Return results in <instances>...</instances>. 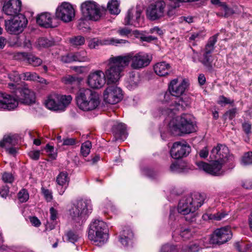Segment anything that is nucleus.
I'll return each mask as SVG.
<instances>
[{"label":"nucleus","instance_id":"1","mask_svg":"<svg viewBox=\"0 0 252 252\" xmlns=\"http://www.w3.org/2000/svg\"><path fill=\"white\" fill-rule=\"evenodd\" d=\"M210 157L215 159L211 164L204 161L196 162L199 169L212 175L220 176L224 172L221 170L222 164L228 163L229 169H233L235 166L234 157L229 154V150L225 145L218 144L212 150Z\"/></svg>","mask_w":252,"mask_h":252},{"label":"nucleus","instance_id":"2","mask_svg":"<svg viewBox=\"0 0 252 252\" xmlns=\"http://www.w3.org/2000/svg\"><path fill=\"white\" fill-rule=\"evenodd\" d=\"M104 76L108 85L117 83L121 77V73L127 66L128 60L122 55H112L107 61Z\"/></svg>","mask_w":252,"mask_h":252},{"label":"nucleus","instance_id":"3","mask_svg":"<svg viewBox=\"0 0 252 252\" xmlns=\"http://www.w3.org/2000/svg\"><path fill=\"white\" fill-rule=\"evenodd\" d=\"M169 129L175 136L189 134L196 131V123L193 117L189 114H183L172 118L168 124Z\"/></svg>","mask_w":252,"mask_h":252},{"label":"nucleus","instance_id":"4","mask_svg":"<svg viewBox=\"0 0 252 252\" xmlns=\"http://www.w3.org/2000/svg\"><path fill=\"white\" fill-rule=\"evenodd\" d=\"M78 107L84 111L95 109L99 104V97L97 93L89 89H80L76 95Z\"/></svg>","mask_w":252,"mask_h":252},{"label":"nucleus","instance_id":"5","mask_svg":"<svg viewBox=\"0 0 252 252\" xmlns=\"http://www.w3.org/2000/svg\"><path fill=\"white\" fill-rule=\"evenodd\" d=\"M204 198L199 192H193L184 196L179 201L178 211L182 215L195 212L204 203Z\"/></svg>","mask_w":252,"mask_h":252},{"label":"nucleus","instance_id":"6","mask_svg":"<svg viewBox=\"0 0 252 252\" xmlns=\"http://www.w3.org/2000/svg\"><path fill=\"white\" fill-rule=\"evenodd\" d=\"M106 229V224L103 221L94 220L90 224L88 237L96 245L100 246L107 241L108 238V235L104 231Z\"/></svg>","mask_w":252,"mask_h":252},{"label":"nucleus","instance_id":"7","mask_svg":"<svg viewBox=\"0 0 252 252\" xmlns=\"http://www.w3.org/2000/svg\"><path fill=\"white\" fill-rule=\"evenodd\" d=\"M92 207L91 201L87 199H80L73 204L69 211L70 215L72 220L77 223L83 222L91 212Z\"/></svg>","mask_w":252,"mask_h":252},{"label":"nucleus","instance_id":"8","mask_svg":"<svg viewBox=\"0 0 252 252\" xmlns=\"http://www.w3.org/2000/svg\"><path fill=\"white\" fill-rule=\"evenodd\" d=\"M81 9L84 18L97 21L102 16L106 9L94 1H86L81 5Z\"/></svg>","mask_w":252,"mask_h":252},{"label":"nucleus","instance_id":"9","mask_svg":"<svg viewBox=\"0 0 252 252\" xmlns=\"http://www.w3.org/2000/svg\"><path fill=\"white\" fill-rule=\"evenodd\" d=\"M28 20L24 15L20 14L4 21L5 29L7 32L11 34L21 33L27 27Z\"/></svg>","mask_w":252,"mask_h":252},{"label":"nucleus","instance_id":"10","mask_svg":"<svg viewBox=\"0 0 252 252\" xmlns=\"http://www.w3.org/2000/svg\"><path fill=\"white\" fill-rule=\"evenodd\" d=\"M122 56L128 60L127 66L131 62V67L134 69L144 68L148 66L151 62L148 55L145 53H139L135 55L133 53H127Z\"/></svg>","mask_w":252,"mask_h":252},{"label":"nucleus","instance_id":"11","mask_svg":"<svg viewBox=\"0 0 252 252\" xmlns=\"http://www.w3.org/2000/svg\"><path fill=\"white\" fill-rule=\"evenodd\" d=\"M218 35L219 34L217 33L209 38L204 48L203 59L202 60H200V62L210 71L213 70L211 54L215 49V45L217 42Z\"/></svg>","mask_w":252,"mask_h":252},{"label":"nucleus","instance_id":"12","mask_svg":"<svg viewBox=\"0 0 252 252\" xmlns=\"http://www.w3.org/2000/svg\"><path fill=\"white\" fill-rule=\"evenodd\" d=\"M74 17L75 10L72 5L68 2H63L56 9V18L61 20L64 23L72 21Z\"/></svg>","mask_w":252,"mask_h":252},{"label":"nucleus","instance_id":"13","mask_svg":"<svg viewBox=\"0 0 252 252\" xmlns=\"http://www.w3.org/2000/svg\"><path fill=\"white\" fill-rule=\"evenodd\" d=\"M232 233L229 226L217 229L210 238V242L213 244L221 245L230 240Z\"/></svg>","mask_w":252,"mask_h":252},{"label":"nucleus","instance_id":"14","mask_svg":"<svg viewBox=\"0 0 252 252\" xmlns=\"http://www.w3.org/2000/svg\"><path fill=\"white\" fill-rule=\"evenodd\" d=\"M165 3L161 0H158L151 3L147 9V16L151 20H156L164 16Z\"/></svg>","mask_w":252,"mask_h":252},{"label":"nucleus","instance_id":"15","mask_svg":"<svg viewBox=\"0 0 252 252\" xmlns=\"http://www.w3.org/2000/svg\"><path fill=\"white\" fill-rule=\"evenodd\" d=\"M104 101L111 104H115L120 102L123 98L122 90L115 85L108 86L104 91Z\"/></svg>","mask_w":252,"mask_h":252},{"label":"nucleus","instance_id":"16","mask_svg":"<svg viewBox=\"0 0 252 252\" xmlns=\"http://www.w3.org/2000/svg\"><path fill=\"white\" fill-rule=\"evenodd\" d=\"M191 148L186 142H175L170 150V155L175 159L186 157L190 152Z\"/></svg>","mask_w":252,"mask_h":252},{"label":"nucleus","instance_id":"17","mask_svg":"<svg viewBox=\"0 0 252 252\" xmlns=\"http://www.w3.org/2000/svg\"><path fill=\"white\" fill-rule=\"evenodd\" d=\"M105 82L104 72L101 70L91 72L88 77L87 83L91 88L93 89L101 88Z\"/></svg>","mask_w":252,"mask_h":252},{"label":"nucleus","instance_id":"18","mask_svg":"<svg viewBox=\"0 0 252 252\" xmlns=\"http://www.w3.org/2000/svg\"><path fill=\"white\" fill-rule=\"evenodd\" d=\"M126 43H128V41L125 39H119L114 38L100 39L94 38L89 41L88 46L90 49H95L99 46L107 45L118 46L119 44H124Z\"/></svg>","mask_w":252,"mask_h":252},{"label":"nucleus","instance_id":"19","mask_svg":"<svg viewBox=\"0 0 252 252\" xmlns=\"http://www.w3.org/2000/svg\"><path fill=\"white\" fill-rule=\"evenodd\" d=\"M22 2L20 0H9L4 3L2 7L3 12L7 15L12 17L21 14Z\"/></svg>","mask_w":252,"mask_h":252},{"label":"nucleus","instance_id":"20","mask_svg":"<svg viewBox=\"0 0 252 252\" xmlns=\"http://www.w3.org/2000/svg\"><path fill=\"white\" fill-rule=\"evenodd\" d=\"M178 81L177 79L171 80L168 86V90L172 96H174L175 97L183 95L188 86L185 80H183L180 83H178Z\"/></svg>","mask_w":252,"mask_h":252},{"label":"nucleus","instance_id":"21","mask_svg":"<svg viewBox=\"0 0 252 252\" xmlns=\"http://www.w3.org/2000/svg\"><path fill=\"white\" fill-rule=\"evenodd\" d=\"M17 100L10 95L0 92V109L13 110L18 105Z\"/></svg>","mask_w":252,"mask_h":252},{"label":"nucleus","instance_id":"22","mask_svg":"<svg viewBox=\"0 0 252 252\" xmlns=\"http://www.w3.org/2000/svg\"><path fill=\"white\" fill-rule=\"evenodd\" d=\"M70 181L68 174L66 171H62L56 177V183L59 193L63 195L66 190Z\"/></svg>","mask_w":252,"mask_h":252},{"label":"nucleus","instance_id":"23","mask_svg":"<svg viewBox=\"0 0 252 252\" xmlns=\"http://www.w3.org/2000/svg\"><path fill=\"white\" fill-rule=\"evenodd\" d=\"M141 12L139 10H135L134 8L129 9L126 13L124 20L125 25L136 26L138 24Z\"/></svg>","mask_w":252,"mask_h":252},{"label":"nucleus","instance_id":"24","mask_svg":"<svg viewBox=\"0 0 252 252\" xmlns=\"http://www.w3.org/2000/svg\"><path fill=\"white\" fill-rule=\"evenodd\" d=\"M53 16L49 12H43L36 17V23L40 27L49 28H54L56 26L53 25Z\"/></svg>","mask_w":252,"mask_h":252},{"label":"nucleus","instance_id":"25","mask_svg":"<svg viewBox=\"0 0 252 252\" xmlns=\"http://www.w3.org/2000/svg\"><path fill=\"white\" fill-rule=\"evenodd\" d=\"M173 102L174 105H171V106L173 107L174 111L184 110L189 107L191 103L189 97L185 95L175 97Z\"/></svg>","mask_w":252,"mask_h":252},{"label":"nucleus","instance_id":"26","mask_svg":"<svg viewBox=\"0 0 252 252\" xmlns=\"http://www.w3.org/2000/svg\"><path fill=\"white\" fill-rule=\"evenodd\" d=\"M113 133L116 139H120L124 141L126 137V125L122 123L116 122L112 128Z\"/></svg>","mask_w":252,"mask_h":252},{"label":"nucleus","instance_id":"27","mask_svg":"<svg viewBox=\"0 0 252 252\" xmlns=\"http://www.w3.org/2000/svg\"><path fill=\"white\" fill-rule=\"evenodd\" d=\"M174 96H172L171 93L169 92V93L166 92L164 95L163 102L165 103H170L169 105V107H165L162 108L161 111V114L163 115L168 116L172 113H174V108L173 107L171 106V105H174V100L175 98H173Z\"/></svg>","mask_w":252,"mask_h":252},{"label":"nucleus","instance_id":"28","mask_svg":"<svg viewBox=\"0 0 252 252\" xmlns=\"http://www.w3.org/2000/svg\"><path fill=\"white\" fill-rule=\"evenodd\" d=\"M20 100L22 103L30 104L35 102V94L33 92L28 88H23L20 92Z\"/></svg>","mask_w":252,"mask_h":252},{"label":"nucleus","instance_id":"29","mask_svg":"<svg viewBox=\"0 0 252 252\" xmlns=\"http://www.w3.org/2000/svg\"><path fill=\"white\" fill-rule=\"evenodd\" d=\"M170 69L171 66L170 64L166 62L158 63L154 66L155 73L160 76H164L167 75Z\"/></svg>","mask_w":252,"mask_h":252},{"label":"nucleus","instance_id":"30","mask_svg":"<svg viewBox=\"0 0 252 252\" xmlns=\"http://www.w3.org/2000/svg\"><path fill=\"white\" fill-rule=\"evenodd\" d=\"M58 94H51L45 102L46 106L51 110H57L60 109V103Z\"/></svg>","mask_w":252,"mask_h":252},{"label":"nucleus","instance_id":"31","mask_svg":"<svg viewBox=\"0 0 252 252\" xmlns=\"http://www.w3.org/2000/svg\"><path fill=\"white\" fill-rule=\"evenodd\" d=\"M133 237V233L131 230L128 228H126L123 230L119 240L123 245L127 246L129 243H131Z\"/></svg>","mask_w":252,"mask_h":252},{"label":"nucleus","instance_id":"32","mask_svg":"<svg viewBox=\"0 0 252 252\" xmlns=\"http://www.w3.org/2000/svg\"><path fill=\"white\" fill-rule=\"evenodd\" d=\"M21 55L28 63L33 66H38L42 63V61L39 58L36 57L33 55L29 54L27 53H22Z\"/></svg>","mask_w":252,"mask_h":252},{"label":"nucleus","instance_id":"33","mask_svg":"<svg viewBox=\"0 0 252 252\" xmlns=\"http://www.w3.org/2000/svg\"><path fill=\"white\" fill-rule=\"evenodd\" d=\"M16 143V140L13 136L4 135L2 140L0 141V147L6 149L14 145Z\"/></svg>","mask_w":252,"mask_h":252},{"label":"nucleus","instance_id":"34","mask_svg":"<svg viewBox=\"0 0 252 252\" xmlns=\"http://www.w3.org/2000/svg\"><path fill=\"white\" fill-rule=\"evenodd\" d=\"M227 214L224 211L219 212L215 214H205L203 215L202 218L204 220H220L224 218Z\"/></svg>","mask_w":252,"mask_h":252},{"label":"nucleus","instance_id":"35","mask_svg":"<svg viewBox=\"0 0 252 252\" xmlns=\"http://www.w3.org/2000/svg\"><path fill=\"white\" fill-rule=\"evenodd\" d=\"M140 77L138 75L132 74L128 79L127 87L129 90L136 88L140 83Z\"/></svg>","mask_w":252,"mask_h":252},{"label":"nucleus","instance_id":"36","mask_svg":"<svg viewBox=\"0 0 252 252\" xmlns=\"http://www.w3.org/2000/svg\"><path fill=\"white\" fill-rule=\"evenodd\" d=\"M75 62H88L90 61L89 56H88L85 50H81L79 52L74 53Z\"/></svg>","mask_w":252,"mask_h":252},{"label":"nucleus","instance_id":"37","mask_svg":"<svg viewBox=\"0 0 252 252\" xmlns=\"http://www.w3.org/2000/svg\"><path fill=\"white\" fill-rule=\"evenodd\" d=\"M120 3L118 0H112L109 2L107 4V8L110 13L112 14L118 15L120 10L119 8Z\"/></svg>","mask_w":252,"mask_h":252},{"label":"nucleus","instance_id":"38","mask_svg":"<svg viewBox=\"0 0 252 252\" xmlns=\"http://www.w3.org/2000/svg\"><path fill=\"white\" fill-rule=\"evenodd\" d=\"M37 45L40 47L48 48L55 44L54 40L49 39L46 37H40L37 41Z\"/></svg>","mask_w":252,"mask_h":252},{"label":"nucleus","instance_id":"39","mask_svg":"<svg viewBox=\"0 0 252 252\" xmlns=\"http://www.w3.org/2000/svg\"><path fill=\"white\" fill-rule=\"evenodd\" d=\"M69 42L73 46H81L85 43V39L84 37L78 35L70 38Z\"/></svg>","mask_w":252,"mask_h":252},{"label":"nucleus","instance_id":"40","mask_svg":"<svg viewBox=\"0 0 252 252\" xmlns=\"http://www.w3.org/2000/svg\"><path fill=\"white\" fill-rule=\"evenodd\" d=\"M92 147V143L90 141H87L83 143L81 147V153L84 157H86L90 152Z\"/></svg>","mask_w":252,"mask_h":252},{"label":"nucleus","instance_id":"41","mask_svg":"<svg viewBox=\"0 0 252 252\" xmlns=\"http://www.w3.org/2000/svg\"><path fill=\"white\" fill-rule=\"evenodd\" d=\"M203 36L201 32H193L189 37L188 41L192 45L195 46L196 45V42L200 39L203 38Z\"/></svg>","mask_w":252,"mask_h":252},{"label":"nucleus","instance_id":"42","mask_svg":"<svg viewBox=\"0 0 252 252\" xmlns=\"http://www.w3.org/2000/svg\"><path fill=\"white\" fill-rule=\"evenodd\" d=\"M180 235L184 240H187L192 237V231L189 227L181 228Z\"/></svg>","mask_w":252,"mask_h":252},{"label":"nucleus","instance_id":"43","mask_svg":"<svg viewBox=\"0 0 252 252\" xmlns=\"http://www.w3.org/2000/svg\"><path fill=\"white\" fill-rule=\"evenodd\" d=\"M18 198L20 202L23 203L27 201L29 198L28 190L25 189H22L17 194Z\"/></svg>","mask_w":252,"mask_h":252},{"label":"nucleus","instance_id":"44","mask_svg":"<svg viewBox=\"0 0 252 252\" xmlns=\"http://www.w3.org/2000/svg\"><path fill=\"white\" fill-rule=\"evenodd\" d=\"M241 163L245 165L252 164V152L244 154L241 158Z\"/></svg>","mask_w":252,"mask_h":252},{"label":"nucleus","instance_id":"45","mask_svg":"<svg viewBox=\"0 0 252 252\" xmlns=\"http://www.w3.org/2000/svg\"><path fill=\"white\" fill-rule=\"evenodd\" d=\"M220 10L223 11L224 17L227 18L234 13V11L233 9L228 7L225 3H222L220 7Z\"/></svg>","mask_w":252,"mask_h":252},{"label":"nucleus","instance_id":"46","mask_svg":"<svg viewBox=\"0 0 252 252\" xmlns=\"http://www.w3.org/2000/svg\"><path fill=\"white\" fill-rule=\"evenodd\" d=\"M199 246L197 244H191L181 250V252H197L199 250Z\"/></svg>","mask_w":252,"mask_h":252},{"label":"nucleus","instance_id":"47","mask_svg":"<svg viewBox=\"0 0 252 252\" xmlns=\"http://www.w3.org/2000/svg\"><path fill=\"white\" fill-rule=\"evenodd\" d=\"M66 237L69 242L75 243L80 238V237L78 234L72 231H69L66 233Z\"/></svg>","mask_w":252,"mask_h":252},{"label":"nucleus","instance_id":"48","mask_svg":"<svg viewBox=\"0 0 252 252\" xmlns=\"http://www.w3.org/2000/svg\"><path fill=\"white\" fill-rule=\"evenodd\" d=\"M24 80L35 81L38 75L34 72H27L22 74Z\"/></svg>","mask_w":252,"mask_h":252},{"label":"nucleus","instance_id":"49","mask_svg":"<svg viewBox=\"0 0 252 252\" xmlns=\"http://www.w3.org/2000/svg\"><path fill=\"white\" fill-rule=\"evenodd\" d=\"M59 97L60 104H63L64 106L69 104L72 100L70 95H61L59 94Z\"/></svg>","mask_w":252,"mask_h":252},{"label":"nucleus","instance_id":"50","mask_svg":"<svg viewBox=\"0 0 252 252\" xmlns=\"http://www.w3.org/2000/svg\"><path fill=\"white\" fill-rule=\"evenodd\" d=\"M234 103L233 100H231L229 98L225 97L223 95H220L219 96V100L218 101V103L220 105L222 106L223 104H232Z\"/></svg>","mask_w":252,"mask_h":252},{"label":"nucleus","instance_id":"51","mask_svg":"<svg viewBox=\"0 0 252 252\" xmlns=\"http://www.w3.org/2000/svg\"><path fill=\"white\" fill-rule=\"evenodd\" d=\"M41 192L47 201L50 202L52 200L53 195L52 192L51 190H49L48 189L42 188Z\"/></svg>","mask_w":252,"mask_h":252},{"label":"nucleus","instance_id":"52","mask_svg":"<svg viewBox=\"0 0 252 252\" xmlns=\"http://www.w3.org/2000/svg\"><path fill=\"white\" fill-rule=\"evenodd\" d=\"M61 61L64 63H70L72 62H75L74 54H68L63 56L61 58Z\"/></svg>","mask_w":252,"mask_h":252},{"label":"nucleus","instance_id":"53","mask_svg":"<svg viewBox=\"0 0 252 252\" xmlns=\"http://www.w3.org/2000/svg\"><path fill=\"white\" fill-rule=\"evenodd\" d=\"M2 179L5 183H12L14 181V177L11 173L4 172L2 174Z\"/></svg>","mask_w":252,"mask_h":252},{"label":"nucleus","instance_id":"54","mask_svg":"<svg viewBox=\"0 0 252 252\" xmlns=\"http://www.w3.org/2000/svg\"><path fill=\"white\" fill-rule=\"evenodd\" d=\"M8 77L11 81L15 83L19 82L21 80L20 75L17 71H13L8 75Z\"/></svg>","mask_w":252,"mask_h":252},{"label":"nucleus","instance_id":"55","mask_svg":"<svg viewBox=\"0 0 252 252\" xmlns=\"http://www.w3.org/2000/svg\"><path fill=\"white\" fill-rule=\"evenodd\" d=\"M45 149L46 150V152L47 153H49V155L52 159H56V158L57 157V154L55 153H52L54 150V148L53 146H51L49 144H47L46 145Z\"/></svg>","mask_w":252,"mask_h":252},{"label":"nucleus","instance_id":"56","mask_svg":"<svg viewBox=\"0 0 252 252\" xmlns=\"http://www.w3.org/2000/svg\"><path fill=\"white\" fill-rule=\"evenodd\" d=\"M237 113V109L236 108H233L226 111L225 113V115L228 116L229 119L231 120L235 117Z\"/></svg>","mask_w":252,"mask_h":252},{"label":"nucleus","instance_id":"57","mask_svg":"<svg viewBox=\"0 0 252 252\" xmlns=\"http://www.w3.org/2000/svg\"><path fill=\"white\" fill-rule=\"evenodd\" d=\"M235 248L240 252H245L248 249L244 243L237 242L235 244Z\"/></svg>","mask_w":252,"mask_h":252},{"label":"nucleus","instance_id":"58","mask_svg":"<svg viewBox=\"0 0 252 252\" xmlns=\"http://www.w3.org/2000/svg\"><path fill=\"white\" fill-rule=\"evenodd\" d=\"M242 128L247 134H249L252 132V125L249 122H244L242 124Z\"/></svg>","mask_w":252,"mask_h":252},{"label":"nucleus","instance_id":"59","mask_svg":"<svg viewBox=\"0 0 252 252\" xmlns=\"http://www.w3.org/2000/svg\"><path fill=\"white\" fill-rule=\"evenodd\" d=\"M76 139L73 138H67L63 139V145L72 146L76 144Z\"/></svg>","mask_w":252,"mask_h":252},{"label":"nucleus","instance_id":"60","mask_svg":"<svg viewBox=\"0 0 252 252\" xmlns=\"http://www.w3.org/2000/svg\"><path fill=\"white\" fill-rule=\"evenodd\" d=\"M29 157L33 160H37L39 158L40 151H32L29 153Z\"/></svg>","mask_w":252,"mask_h":252},{"label":"nucleus","instance_id":"61","mask_svg":"<svg viewBox=\"0 0 252 252\" xmlns=\"http://www.w3.org/2000/svg\"><path fill=\"white\" fill-rule=\"evenodd\" d=\"M117 32L121 36H127L130 33L131 30L127 28H120Z\"/></svg>","mask_w":252,"mask_h":252},{"label":"nucleus","instance_id":"62","mask_svg":"<svg viewBox=\"0 0 252 252\" xmlns=\"http://www.w3.org/2000/svg\"><path fill=\"white\" fill-rule=\"evenodd\" d=\"M75 81V77L71 75H68L63 78V82L66 84H72Z\"/></svg>","mask_w":252,"mask_h":252},{"label":"nucleus","instance_id":"63","mask_svg":"<svg viewBox=\"0 0 252 252\" xmlns=\"http://www.w3.org/2000/svg\"><path fill=\"white\" fill-rule=\"evenodd\" d=\"M50 219L52 220H55L58 218V211L54 208L51 207L50 209Z\"/></svg>","mask_w":252,"mask_h":252},{"label":"nucleus","instance_id":"64","mask_svg":"<svg viewBox=\"0 0 252 252\" xmlns=\"http://www.w3.org/2000/svg\"><path fill=\"white\" fill-rule=\"evenodd\" d=\"M149 32L150 33H156L159 35H161L163 34V32L162 30L161 29H160L159 28H158V27H155L153 28H151L149 30Z\"/></svg>","mask_w":252,"mask_h":252}]
</instances>
